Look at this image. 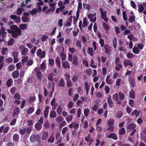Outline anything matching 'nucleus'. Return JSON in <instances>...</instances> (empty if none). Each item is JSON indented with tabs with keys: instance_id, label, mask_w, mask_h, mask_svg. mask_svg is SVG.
Segmentation results:
<instances>
[{
	"instance_id": "1",
	"label": "nucleus",
	"mask_w": 146,
	"mask_h": 146,
	"mask_svg": "<svg viewBox=\"0 0 146 146\" xmlns=\"http://www.w3.org/2000/svg\"><path fill=\"white\" fill-rule=\"evenodd\" d=\"M30 140L31 143H34L35 141L39 142L40 144L41 143L40 137L39 134H32L30 137Z\"/></svg>"
},
{
	"instance_id": "2",
	"label": "nucleus",
	"mask_w": 146,
	"mask_h": 146,
	"mask_svg": "<svg viewBox=\"0 0 146 146\" xmlns=\"http://www.w3.org/2000/svg\"><path fill=\"white\" fill-rule=\"evenodd\" d=\"M8 33L12 35V36L14 38H17L18 36H20L21 34L22 31L19 29L16 31H11L9 29H7Z\"/></svg>"
},
{
	"instance_id": "3",
	"label": "nucleus",
	"mask_w": 146,
	"mask_h": 146,
	"mask_svg": "<svg viewBox=\"0 0 146 146\" xmlns=\"http://www.w3.org/2000/svg\"><path fill=\"white\" fill-rule=\"evenodd\" d=\"M37 56L40 58H44L45 56L46 52L44 51H42L41 49H39L36 52Z\"/></svg>"
},
{
	"instance_id": "4",
	"label": "nucleus",
	"mask_w": 146,
	"mask_h": 146,
	"mask_svg": "<svg viewBox=\"0 0 146 146\" xmlns=\"http://www.w3.org/2000/svg\"><path fill=\"white\" fill-rule=\"evenodd\" d=\"M104 47L105 50L104 52L106 54L109 55L111 51V48L110 46L108 44H105Z\"/></svg>"
},
{
	"instance_id": "5",
	"label": "nucleus",
	"mask_w": 146,
	"mask_h": 146,
	"mask_svg": "<svg viewBox=\"0 0 146 146\" xmlns=\"http://www.w3.org/2000/svg\"><path fill=\"white\" fill-rule=\"evenodd\" d=\"M123 64L125 67H127V66H129L131 67L133 66V62L128 59H125L123 61Z\"/></svg>"
},
{
	"instance_id": "6",
	"label": "nucleus",
	"mask_w": 146,
	"mask_h": 146,
	"mask_svg": "<svg viewBox=\"0 0 146 146\" xmlns=\"http://www.w3.org/2000/svg\"><path fill=\"white\" fill-rule=\"evenodd\" d=\"M20 49H21V54L24 56L27 54L29 50V49L27 48H26L25 46H20Z\"/></svg>"
},
{
	"instance_id": "7",
	"label": "nucleus",
	"mask_w": 146,
	"mask_h": 146,
	"mask_svg": "<svg viewBox=\"0 0 146 146\" xmlns=\"http://www.w3.org/2000/svg\"><path fill=\"white\" fill-rule=\"evenodd\" d=\"M110 133V134L109 135H106L107 138L112 139L115 140L118 139V137L116 133Z\"/></svg>"
},
{
	"instance_id": "8",
	"label": "nucleus",
	"mask_w": 146,
	"mask_h": 146,
	"mask_svg": "<svg viewBox=\"0 0 146 146\" xmlns=\"http://www.w3.org/2000/svg\"><path fill=\"white\" fill-rule=\"evenodd\" d=\"M107 101L109 107L112 108L114 106V104L111 98V96L109 95L107 98Z\"/></svg>"
},
{
	"instance_id": "9",
	"label": "nucleus",
	"mask_w": 146,
	"mask_h": 146,
	"mask_svg": "<svg viewBox=\"0 0 146 146\" xmlns=\"http://www.w3.org/2000/svg\"><path fill=\"white\" fill-rule=\"evenodd\" d=\"M54 74L52 73H49L47 76V78L48 81H50L53 82V80L55 82H56V80L54 79Z\"/></svg>"
},
{
	"instance_id": "10",
	"label": "nucleus",
	"mask_w": 146,
	"mask_h": 146,
	"mask_svg": "<svg viewBox=\"0 0 146 146\" xmlns=\"http://www.w3.org/2000/svg\"><path fill=\"white\" fill-rule=\"evenodd\" d=\"M37 78L38 80H40L43 77V74L39 70H37L36 71Z\"/></svg>"
},
{
	"instance_id": "11",
	"label": "nucleus",
	"mask_w": 146,
	"mask_h": 146,
	"mask_svg": "<svg viewBox=\"0 0 146 146\" xmlns=\"http://www.w3.org/2000/svg\"><path fill=\"white\" fill-rule=\"evenodd\" d=\"M62 66L64 68H70V65L69 63L66 61L62 62Z\"/></svg>"
},
{
	"instance_id": "12",
	"label": "nucleus",
	"mask_w": 146,
	"mask_h": 146,
	"mask_svg": "<svg viewBox=\"0 0 146 146\" xmlns=\"http://www.w3.org/2000/svg\"><path fill=\"white\" fill-rule=\"evenodd\" d=\"M19 73L18 70H16L13 72L12 73V76L13 78L16 79L18 78L19 76Z\"/></svg>"
},
{
	"instance_id": "13",
	"label": "nucleus",
	"mask_w": 146,
	"mask_h": 146,
	"mask_svg": "<svg viewBox=\"0 0 146 146\" xmlns=\"http://www.w3.org/2000/svg\"><path fill=\"white\" fill-rule=\"evenodd\" d=\"M78 57L77 56H74L73 57L72 64L74 65H78Z\"/></svg>"
},
{
	"instance_id": "14",
	"label": "nucleus",
	"mask_w": 146,
	"mask_h": 146,
	"mask_svg": "<svg viewBox=\"0 0 146 146\" xmlns=\"http://www.w3.org/2000/svg\"><path fill=\"white\" fill-rule=\"evenodd\" d=\"M58 86L60 87H63L65 86V83L64 80L62 78H61L59 80L58 84Z\"/></svg>"
},
{
	"instance_id": "15",
	"label": "nucleus",
	"mask_w": 146,
	"mask_h": 146,
	"mask_svg": "<svg viewBox=\"0 0 146 146\" xmlns=\"http://www.w3.org/2000/svg\"><path fill=\"white\" fill-rule=\"evenodd\" d=\"M45 62L46 60H44L42 63L40 64V68L41 70H42L45 71L46 68Z\"/></svg>"
},
{
	"instance_id": "16",
	"label": "nucleus",
	"mask_w": 146,
	"mask_h": 146,
	"mask_svg": "<svg viewBox=\"0 0 146 146\" xmlns=\"http://www.w3.org/2000/svg\"><path fill=\"white\" fill-rule=\"evenodd\" d=\"M72 40L71 39L66 38L64 41L65 44L69 47L72 43Z\"/></svg>"
},
{
	"instance_id": "17",
	"label": "nucleus",
	"mask_w": 146,
	"mask_h": 146,
	"mask_svg": "<svg viewBox=\"0 0 146 146\" xmlns=\"http://www.w3.org/2000/svg\"><path fill=\"white\" fill-rule=\"evenodd\" d=\"M129 81L131 87H134L135 86V82L133 78H130L129 79Z\"/></svg>"
},
{
	"instance_id": "18",
	"label": "nucleus",
	"mask_w": 146,
	"mask_h": 146,
	"mask_svg": "<svg viewBox=\"0 0 146 146\" xmlns=\"http://www.w3.org/2000/svg\"><path fill=\"white\" fill-rule=\"evenodd\" d=\"M35 127L37 130H40L42 128V124H41V123L38 122L35 124Z\"/></svg>"
},
{
	"instance_id": "19",
	"label": "nucleus",
	"mask_w": 146,
	"mask_h": 146,
	"mask_svg": "<svg viewBox=\"0 0 146 146\" xmlns=\"http://www.w3.org/2000/svg\"><path fill=\"white\" fill-rule=\"evenodd\" d=\"M136 127V126L135 124L130 123L127 126V128L128 129L133 130L135 129Z\"/></svg>"
},
{
	"instance_id": "20",
	"label": "nucleus",
	"mask_w": 146,
	"mask_h": 146,
	"mask_svg": "<svg viewBox=\"0 0 146 146\" xmlns=\"http://www.w3.org/2000/svg\"><path fill=\"white\" fill-rule=\"evenodd\" d=\"M49 106H46L44 111V115L45 118L48 117L49 112Z\"/></svg>"
},
{
	"instance_id": "21",
	"label": "nucleus",
	"mask_w": 146,
	"mask_h": 146,
	"mask_svg": "<svg viewBox=\"0 0 146 146\" xmlns=\"http://www.w3.org/2000/svg\"><path fill=\"white\" fill-rule=\"evenodd\" d=\"M57 116L56 112L54 111H52L49 114V117L50 119L55 118Z\"/></svg>"
},
{
	"instance_id": "22",
	"label": "nucleus",
	"mask_w": 146,
	"mask_h": 146,
	"mask_svg": "<svg viewBox=\"0 0 146 146\" xmlns=\"http://www.w3.org/2000/svg\"><path fill=\"white\" fill-rule=\"evenodd\" d=\"M123 67L121 64H115V69L116 71H119Z\"/></svg>"
},
{
	"instance_id": "23",
	"label": "nucleus",
	"mask_w": 146,
	"mask_h": 146,
	"mask_svg": "<svg viewBox=\"0 0 146 146\" xmlns=\"http://www.w3.org/2000/svg\"><path fill=\"white\" fill-rule=\"evenodd\" d=\"M13 141L15 142H18L19 139V136L17 134H15L13 136Z\"/></svg>"
},
{
	"instance_id": "24",
	"label": "nucleus",
	"mask_w": 146,
	"mask_h": 146,
	"mask_svg": "<svg viewBox=\"0 0 146 146\" xmlns=\"http://www.w3.org/2000/svg\"><path fill=\"white\" fill-rule=\"evenodd\" d=\"M10 30L11 31H16L19 28L16 25H13L10 26Z\"/></svg>"
},
{
	"instance_id": "25",
	"label": "nucleus",
	"mask_w": 146,
	"mask_h": 146,
	"mask_svg": "<svg viewBox=\"0 0 146 146\" xmlns=\"http://www.w3.org/2000/svg\"><path fill=\"white\" fill-rule=\"evenodd\" d=\"M48 132L44 131V132L42 137V139L45 140L48 137Z\"/></svg>"
},
{
	"instance_id": "26",
	"label": "nucleus",
	"mask_w": 146,
	"mask_h": 146,
	"mask_svg": "<svg viewBox=\"0 0 146 146\" xmlns=\"http://www.w3.org/2000/svg\"><path fill=\"white\" fill-rule=\"evenodd\" d=\"M88 53L91 56H93L94 54V51L93 48H88Z\"/></svg>"
},
{
	"instance_id": "27",
	"label": "nucleus",
	"mask_w": 146,
	"mask_h": 146,
	"mask_svg": "<svg viewBox=\"0 0 146 146\" xmlns=\"http://www.w3.org/2000/svg\"><path fill=\"white\" fill-rule=\"evenodd\" d=\"M34 111V107H30L27 110V114L30 115Z\"/></svg>"
},
{
	"instance_id": "28",
	"label": "nucleus",
	"mask_w": 146,
	"mask_h": 146,
	"mask_svg": "<svg viewBox=\"0 0 146 146\" xmlns=\"http://www.w3.org/2000/svg\"><path fill=\"white\" fill-rule=\"evenodd\" d=\"M55 62L58 67L60 68H61V63L58 57H57L55 60Z\"/></svg>"
},
{
	"instance_id": "29",
	"label": "nucleus",
	"mask_w": 146,
	"mask_h": 146,
	"mask_svg": "<svg viewBox=\"0 0 146 146\" xmlns=\"http://www.w3.org/2000/svg\"><path fill=\"white\" fill-rule=\"evenodd\" d=\"M19 112V109L18 107H16L14 110L13 113L12 115L13 117H14L16 115H18Z\"/></svg>"
},
{
	"instance_id": "30",
	"label": "nucleus",
	"mask_w": 146,
	"mask_h": 146,
	"mask_svg": "<svg viewBox=\"0 0 146 146\" xmlns=\"http://www.w3.org/2000/svg\"><path fill=\"white\" fill-rule=\"evenodd\" d=\"M55 83L53 82L50 81L48 82L47 85V88L48 89H50L53 86H54Z\"/></svg>"
},
{
	"instance_id": "31",
	"label": "nucleus",
	"mask_w": 146,
	"mask_h": 146,
	"mask_svg": "<svg viewBox=\"0 0 146 146\" xmlns=\"http://www.w3.org/2000/svg\"><path fill=\"white\" fill-rule=\"evenodd\" d=\"M28 60V57L26 56L23 58L21 60V63L23 66L25 65V63H26Z\"/></svg>"
},
{
	"instance_id": "32",
	"label": "nucleus",
	"mask_w": 146,
	"mask_h": 146,
	"mask_svg": "<svg viewBox=\"0 0 146 146\" xmlns=\"http://www.w3.org/2000/svg\"><path fill=\"white\" fill-rule=\"evenodd\" d=\"M20 29L21 30H25L27 27V25L26 24H21L19 25Z\"/></svg>"
},
{
	"instance_id": "33",
	"label": "nucleus",
	"mask_w": 146,
	"mask_h": 146,
	"mask_svg": "<svg viewBox=\"0 0 146 146\" xmlns=\"http://www.w3.org/2000/svg\"><path fill=\"white\" fill-rule=\"evenodd\" d=\"M15 68V65L13 64H10L8 67V70L9 71L12 72L14 70Z\"/></svg>"
},
{
	"instance_id": "34",
	"label": "nucleus",
	"mask_w": 146,
	"mask_h": 146,
	"mask_svg": "<svg viewBox=\"0 0 146 146\" xmlns=\"http://www.w3.org/2000/svg\"><path fill=\"white\" fill-rule=\"evenodd\" d=\"M125 133V130L124 127H122L119 130V134L120 135H123Z\"/></svg>"
},
{
	"instance_id": "35",
	"label": "nucleus",
	"mask_w": 146,
	"mask_h": 146,
	"mask_svg": "<svg viewBox=\"0 0 146 146\" xmlns=\"http://www.w3.org/2000/svg\"><path fill=\"white\" fill-rule=\"evenodd\" d=\"M132 51L135 54H138L139 53L140 50L138 48L136 47H135L133 48Z\"/></svg>"
},
{
	"instance_id": "36",
	"label": "nucleus",
	"mask_w": 146,
	"mask_h": 146,
	"mask_svg": "<svg viewBox=\"0 0 146 146\" xmlns=\"http://www.w3.org/2000/svg\"><path fill=\"white\" fill-rule=\"evenodd\" d=\"M144 9V8L142 4H141L138 5V11L140 13H141Z\"/></svg>"
},
{
	"instance_id": "37",
	"label": "nucleus",
	"mask_w": 146,
	"mask_h": 146,
	"mask_svg": "<svg viewBox=\"0 0 146 146\" xmlns=\"http://www.w3.org/2000/svg\"><path fill=\"white\" fill-rule=\"evenodd\" d=\"M127 58H132L135 57V55L133 54L131 52H128L126 55Z\"/></svg>"
},
{
	"instance_id": "38",
	"label": "nucleus",
	"mask_w": 146,
	"mask_h": 146,
	"mask_svg": "<svg viewBox=\"0 0 146 146\" xmlns=\"http://www.w3.org/2000/svg\"><path fill=\"white\" fill-rule=\"evenodd\" d=\"M62 110V108L60 106H58L56 110V112L58 115H60L61 114Z\"/></svg>"
},
{
	"instance_id": "39",
	"label": "nucleus",
	"mask_w": 146,
	"mask_h": 146,
	"mask_svg": "<svg viewBox=\"0 0 146 146\" xmlns=\"http://www.w3.org/2000/svg\"><path fill=\"white\" fill-rule=\"evenodd\" d=\"M37 12H38L37 10L35 8L33 9L31 11H30L29 12L30 13L31 15H33L36 14V13H37Z\"/></svg>"
},
{
	"instance_id": "40",
	"label": "nucleus",
	"mask_w": 146,
	"mask_h": 146,
	"mask_svg": "<svg viewBox=\"0 0 146 146\" xmlns=\"http://www.w3.org/2000/svg\"><path fill=\"white\" fill-rule=\"evenodd\" d=\"M129 96L131 98L134 99L135 98L134 91L132 90L130 92Z\"/></svg>"
},
{
	"instance_id": "41",
	"label": "nucleus",
	"mask_w": 146,
	"mask_h": 146,
	"mask_svg": "<svg viewBox=\"0 0 146 146\" xmlns=\"http://www.w3.org/2000/svg\"><path fill=\"white\" fill-rule=\"evenodd\" d=\"M96 13L94 14H89L88 15V18L91 21H92V20H93V18L94 17L96 16Z\"/></svg>"
},
{
	"instance_id": "42",
	"label": "nucleus",
	"mask_w": 146,
	"mask_h": 146,
	"mask_svg": "<svg viewBox=\"0 0 146 146\" xmlns=\"http://www.w3.org/2000/svg\"><path fill=\"white\" fill-rule=\"evenodd\" d=\"M139 112H137V110H135L132 113H131V114L132 116H133L134 115H135L136 117H138L139 115Z\"/></svg>"
},
{
	"instance_id": "43",
	"label": "nucleus",
	"mask_w": 146,
	"mask_h": 146,
	"mask_svg": "<svg viewBox=\"0 0 146 146\" xmlns=\"http://www.w3.org/2000/svg\"><path fill=\"white\" fill-rule=\"evenodd\" d=\"M44 125L46 129H48L50 127V124L48 121H46L44 124Z\"/></svg>"
},
{
	"instance_id": "44",
	"label": "nucleus",
	"mask_w": 146,
	"mask_h": 146,
	"mask_svg": "<svg viewBox=\"0 0 146 146\" xmlns=\"http://www.w3.org/2000/svg\"><path fill=\"white\" fill-rule=\"evenodd\" d=\"M135 20V17L134 15L130 16L129 19V21L131 23H132Z\"/></svg>"
},
{
	"instance_id": "45",
	"label": "nucleus",
	"mask_w": 146,
	"mask_h": 146,
	"mask_svg": "<svg viewBox=\"0 0 146 146\" xmlns=\"http://www.w3.org/2000/svg\"><path fill=\"white\" fill-rule=\"evenodd\" d=\"M112 42L113 46L114 48H115L117 46V39L116 38H113Z\"/></svg>"
},
{
	"instance_id": "46",
	"label": "nucleus",
	"mask_w": 146,
	"mask_h": 146,
	"mask_svg": "<svg viewBox=\"0 0 146 146\" xmlns=\"http://www.w3.org/2000/svg\"><path fill=\"white\" fill-rule=\"evenodd\" d=\"M90 66L93 68H96L97 67V65H95L94 60L92 59L91 60V64L90 65Z\"/></svg>"
},
{
	"instance_id": "47",
	"label": "nucleus",
	"mask_w": 146,
	"mask_h": 146,
	"mask_svg": "<svg viewBox=\"0 0 146 146\" xmlns=\"http://www.w3.org/2000/svg\"><path fill=\"white\" fill-rule=\"evenodd\" d=\"M118 94L119 96V99L120 100H123L125 98V95L123 93L120 92L118 93Z\"/></svg>"
},
{
	"instance_id": "48",
	"label": "nucleus",
	"mask_w": 146,
	"mask_h": 146,
	"mask_svg": "<svg viewBox=\"0 0 146 146\" xmlns=\"http://www.w3.org/2000/svg\"><path fill=\"white\" fill-rule=\"evenodd\" d=\"M112 98L113 100L117 101L118 99V95L117 94H114L112 96Z\"/></svg>"
},
{
	"instance_id": "49",
	"label": "nucleus",
	"mask_w": 146,
	"mask_h": 146,
	"mask_svg": "<svg viewBox=\"0 0 146 146\" xmlns=\"http://www.w3.org/2000/svg\"><path fill=\"white\" fill-rule=\"evenodd\" d=\"M83 7L85 9H86L88 11L90 10V6L88 4H86L85 3H83Z\"/></svg>"
},
{
	"instance_id": "50",
	"label": "nucleus",
	"mask_w": 146,
	"mask_h": 146,
	"mask_svg": "<svg viewBox=\"0 0 146 146\" xmlns=\"http://www.w3.org/2000/svg\"><path fill=\"white\" fill-rule=\"evenodd\" d=\"M22 20L24 22L27 23L29 21V18L24 16L21 18Z\"/></svg>"
},
{
	"instance_id": "51",
	"label": "nucleus",
	"mask_w": 146,
	"mask_h": 146,
	"mask_svg": "<svg viewBox=\"0 0 146 146\" xmlns=\"http://www.w3.org/2000/svg\"><path fill=\"white\" fill-rule=\"evenodd\" d=\"M26 128H25L23 129H20L19 131V133L22 135L24 134L26 132Z\"/></svg>"
},
{
	"instance_id": "52",
	"label": "nucleus",
	"mask_w": 146,
	"mask_h": 146,
	"mask_svg": "<svg viewBox=\"0 0 146 146\" xmlns=\"http://www.w3.org/2000/svg\"><path fill=\"white\" fill-rule=\"evenodd\" d=\"M13 80L11 79H9L7 82V85L8 87H10L12 85Z\"/></svg>"
},
{
	"instance_id": "53",
	"label": "nucleus",
	"mask_w": 146,
	"mask_h": 146,
	"mask_svg": "<svg viewBox=\"0 0 146 146\" xmlns=\"http://www.w3.org/2000/svg\"><path fill=\"white\" fill-rule=\"evenodd\" d=\"M123 115V113L121 111H118L116 114V117L117 118L120 119Z\"/></svg>"
},
{
	"instance_id": "54",
	"label": "nucleus",
	"mask_w": 146,
	"mask_h": 146,
	"mask_svg": "<svg viewBox=\"0 0 146 146\" xmlns=\"http://www.w3.org/2000/svg\"><path fill=\"white\" fill-rule=\"evenodd\" d=\"M103 27L105 30L107 31L110 29L109 26L105 22L103 23Z\"/></svg>"
},
{
	"instance_id": "55",
	"label": "nucleus",
	"mask_w": 146,
	"mask_h": 146,
	"mask_svg": "<svg viewBox=\"0 0 146 146\" xmlns=\"http://www.w3.org/2000/svg\"><path fill=\"white\" fill-rule=\"evenodd\" d=\"M73 118V116L72 115H68L66 118V120L68 123L72 121Z\"/></svg>"
},
{
	"instance_id": "56",
	"label": "nucleus",
	"mask_w": 146,
	"mask_h": 146,
	"mask_svg": "<svg viewBox=\"0 0 146 146\" xmlns=\"http://www.w3.org/2000/svg\"><path fill=\"white\" fill-rule=\"evenodd\" d=\"M114 120L112 119H110L108 120V126H113L114 124Z\"/></svg>"
},
{
	"instance_id": "57",
	"label": "nucleus",
	"mask_w": 146,
	"mask_h": 146,
	"mask_svg": "<svg viewBox=\"0 0 146 146\" xmlns=\"http://www.w3.org/2000/svg\"><path fill=\"white\" fill-rule=\"evenodd\" d=\"M8 50V49L7 48H2L1 52V54L3 55H4L6 53Z\"/></svg>"
},
{
	"instance_id": "58",
	"label": "nucleus",
	"mask_w": 146,
	"mask_h": 146,
	"mask_svg": "<svg viewBox=\"0 0 146 146\" xmlns=\"http://www.w3.org/2000/svg\"><path fill=\"white\" fill-rule=\"evenodd\" d=\"M63 120V118L61 117H58L55 119L56 121L58 123H60L62 122Z\"/></svg>"
},
{
	"instance_id": "59",
	"label": "nucleus",
	"mask_w": 146,
	"mask_h": 146,
	"mask_svg": "<svg viewBox=\"0 0 146 146\" xmlns=\"http://www.w3.org/2000/svg\"><path fill=\"white\" fill-rule=\"evenodd\" d=\"M78 79V76L74 75L72 78V80L73 82H75L77 81Z\"/></svg>"
},
{
	"instance_id": "60",
	"label": "nucleus",
	"mask_w": 146,
	"mask_h": 146,
	"mask_svg": "<svg viewBox=\"0 0 146 146\" xmlns=\"http://www.w3.org/2000/svg\"><path fill=\"white\" fill-rule=\"evenodd\" d=\"M64 76L65 77V79L66 81H68L70 80V75L67 73H66L64 75Z\"/></svg>"
},
{
	"instance_id": "61",
	"label": "nucleus",
	"mask_w": 146,
	"mask_h": 146,
	"mask_svg": "<svg viewBox=\"0 0 146 146\" xmlns=\"http://www.w3.org/2000/svg\"><path fill=\"white\" fill-rule=\"evenodd\" d=\"M24 10L23 8H18L17 11V15H20L22 14V11Z\"/></svg>"
},
{
	"instance_id": "62",
	"label": "nucleus",
	"mask_w": 146,
	"mask_h": 146,
	"mask_svg": "<svg viewBox=\"0 0 146 146\" xmlns=\"http://www.w3.org/2000/svg\"><path fill=\"white\" fill-rule=\"evenodd\" d=\"M81 41L79 40H78L76 41V45L77 47L81 49L82 46V45L81 44Z\"/></svg>"
},
{
	"instance_id": "63",
	"label": "nucleus",
	"mask_w": 146,
	"mask_h": 146,
	"mask_svg": "<svg viewBox=\"0 0 146 146\" xmlns=\"http://www.w3.org/2000/svg\"><path fill=\"white\" fill-rule=\"evenodd\" d=\"M66 123L65 121H62V122L60 123L59 124V127L60 128H61L64 126Z\"/></svg>"
},
{
	"instance_id": "64",
	"label": "nucleus",
	"mask_w": 146,
	"mask_h": 146,
	"mask_svg": "<svg viewBox=\"0 0 146 146\" xmlns=\"http://www.w3.org/2000/svg\"><path fill=\"white\" fill-rule=\"evenodd\" d=\"M49 64L51 66L54 65V60L52 58H49L48 60Z\"/></svg>"
}]
</instances>
